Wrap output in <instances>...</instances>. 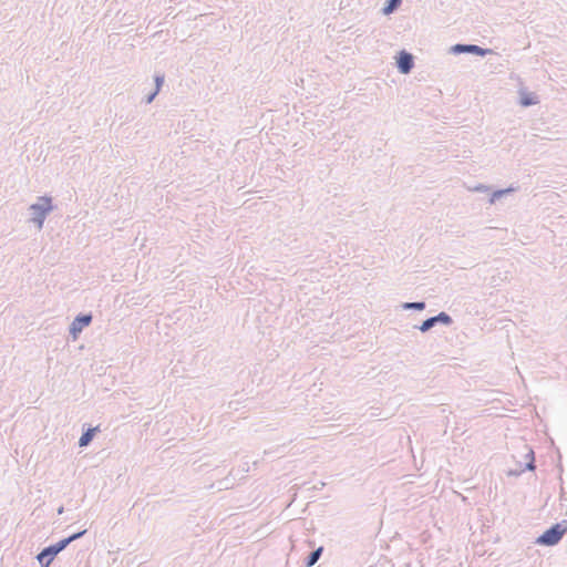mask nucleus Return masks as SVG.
Instances as JSON below:
<instances>
[{"label":"nucleus","mask_w":567,"mask_h":567,"mask_svg":"<svg viewBox=\"0 0 567 567\" xmlns=\"http://www.w3.org/2000/svg\"><path fill=\"white\" fill-rule=\"evenodd\" d=\"M54 209L52 204V197L40 196L37 203L31 204L29 207L30 221L33 223L38 228H42L47 216Z\"/></svg>","instance_id":"nucleus-1"},{"label":"nucleus","mask_w":567,"mask_h":567,"mask_svg":"<svg viewBox=\"0 0 567 567\" xmlns=\"http://www.w3.org/2000/svg\"><path fill=\"white\" fill-rule=\"evenodd\" d=\"M158 93H159V92H157V91L153 90V91H152V92H150L147 95H145V97H144V102H145L146 104H151V103L155 100V97L158 95Z\"/></svg>","instance_id":"nucleus-14"},{"label":"nucleus","mask_w":567,"mask_h":567,"mask_svg":"<svg viewBox=\"0 0 567 567\" xmlns=\"http://www.w3.org/2000/svg\"><path fill=\"white\" fill-rule=\"evenodd\" d=\"M519 103L524 107L533 106L538 103V97L535 93L519 91Z\"/></svg>","instance_id":"nucleus-7"},{"label":"nucleus","mask_w":567,"mask_h":567,"mask_svg":"<svg viewBox=\"0 0 567 567\" xmlns=\"http://www.w3.org/2000/svg\"><path fill=\"white\" fill-rule=\"evenodd\" d=\"M452 54H474L477 56H486L492 53L491 49L482 48L477 44L456 43L450 48Z\"/></svg>","instance_id":"nucleus-2"},{"label":"nucleus","mask_w":567,"mask_h":567,"mask_svg":"<svg viewBox=\"0 0 567 567\" xmlns=\"http://www.w3.org/2000/svg\"><path fill=\"white\" fill-rule=\"evenodd\" d=\"M165 81V76L162 73H156L154 75L155 91L159 92Z\"/></svg>","instance_id":"nucleus-12"},{"label":"nucleus","mask_w":567,"mask_h":567,"mask_svg":"<svg viewBox=\"0 0 567 567\" xmlns=\"http://www.w3.org/2000/svg\"><path fill=\"white\" fill-rule=\"evenodd\" d=\"M405 308L422 310V309H424V303L423 302H411V303H406Z\"/></svg>","instance_id":"nucleus-15"},{"label":"nucleus","mask_w":567,"mask_h":567,"mask_svg":"<svg viewBox=\"0 0 567 567\" xmlns=\"http://www.w3.org/2000/svg\"><path fill=\"white\" fill-rule=\"evenodd\" d=\"M91 316H82V317H78L73 323H72V328H71V331L73 332V334H76L78 332H80L84 327L89 326L90 322H91Z\"/></svg>","instance_id":"nucleus-8"},{"label":"nucleus","mask_w":567,"mask_h":567,"mask_svg":"<svg viewBox=\"0 0 567 567\" xmlns=\"http://www.w3.org/2000/svg\"><path fill=\"white\" fill-rule=\"evenodd\" d=\"M84 532H81V533H78V534H74L72 536H70L69 538H65L63 540H61L58 545L55 546H51L47 549H44L39 556V560L40 561H43V559L47 557V556H51L53 557L54 555H56L60 550H62L69 543H71L72 540L76 539L78 537H80L81 535H83Z\"/></svg>","instance_id":"nucleus-5"},{"label":"nucleus","mask_w":567,"mask_h":567,"mask_svg":"<svg viewBox=\"0 0 567 567\" xmlns=\"http://www.w3.org/2000/svg\"><path fill=\"white\" fill-rule=\"evenodd\" d=\"M437 321H441V322H444V323H449L451 321L450 317L444 313V312H441L439 316L436 317H433V318H430L427 320H425L421 327H420V330L421 331H427L429 329H431L435 322Z\"/></svg>","instance_id":"nucleus-6"},{"label":"nucleus","mask_w":567,"mask_h":567,"mask_svg":"<svg viewBox=\"0 0 567 567\" xmlns=\"http://www.w3.org/2000/svg\"><path fill=\"white\" fill-rule=\"evenodd\" d=\"M395 65L400 73L409 74L414 68V56L406 50L399 51L395 58Z\"/></svg>","instance_id":"nucleus-4"},{"label":"nucleus","mask_w":567,"mask_h":567,"mask_svg":"<svg viewBox=\"0 0 567 567\" xmlns=\"http://www.w3.org/2000/svg\"><path fill=\"white\" fill-rule=\"evenodd\" d=\"M565 530L566 529L563 528L560 526V524H557V525L553 526L551 528H549L548 530H546L537 539V543L543 544V545H548V546L555 545L560 540V538L565 534Z\"/></svg>","instance_id":"nucleus-3"},{"label":"nucleus","mask_w":567,"mask_h":567,"mask_svg":"<svg viewBox=\"0 0 567 567\" xmlns=\"http://www.w3.org/2000/svg\"><path fill=\"white\" fill-rule=\"evenodd\" d=\"M403 0H385L384 6L382 8V13L388 16L393 13L395 10L400 8Z\"/></svg>","instance_id":"nucleus-9"},{"label":"nucleus","mask_w":567,"mask_h":567,"mask_svg":"<svg viewBox=\"0 0 567 567\" xmlns=\"http://www.w3.org/2000/svg\"><path fill=\"white\" fill-rule=\"evenodd\" d=\"M512 192H514L513 187L492 190L491 195H489V198H488V203L489 204H495L498 199H501L502 197H504L505 195H507V194H509Z\"/></svg>","instance_id":"nucleus-10"},{"label":"nucleus","mask_w":567,"mask_h":567,"mask_svg":"<svg viewBox=\"0 0 567 567\" xmlns=\"http://www.w3.org/2000/svg\"><path fill=\"white\" fill-rule=\"evenodd\" d=\"M94 429H90L87 430L85 433L82 434V436L80 437V446H85L87 445L91 440L93 439V435H94Z\"/></svg>","instance_id":"nucleus-11"},{"label":"nucleus","mask_w":567,"mask_h":567,"mask_svg":"<svg viewBox=\"0 0 567 567\" xmlns=\"http://www.w3.org/2000/svg\"><path fill=\"white\" fill-rule=\"evenodd\" d=\"M321 551H322V548L320 547L317 550H315L313 553H311V555L309 556V559L307 561V566L315 565L317 563V560L319 559Z\"/></svg>","instance_id":"nucleus-13"},{"label":"nucleus","mask_w":567,"mask_h":567,"mask_svg":"<svg viewBox=\"0 0 567 567\" xmlns=\"http://www.w3.org/2000/svg\"><path fill=\"white\" fill-rule=\"evenodd\" d=\"M474 190L475 192H484V193H488L491 190V187L484 185V184H478L477 186L474 187Z\"/></svg>","instance_id":"nucleus-16"}]
</instances>
